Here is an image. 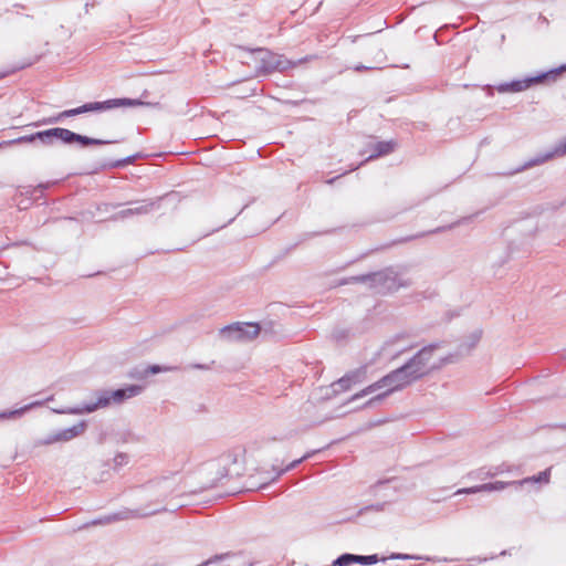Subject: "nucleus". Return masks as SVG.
<instances>
[{"mask_svg":"<svg viewBox=\"0 0 566 566\" xmlns=\"http://www.w3.org/2000/svg\"><path fill=\"white\" fill-rule=\"evenodd\" d=\"M433 347L421 349L409 363L401 368L394 370L391 374L385 376L375 385L370 386L369 389L373 391L377 389H386V392H390L397 389H401L412 381L419 379L429 373L433 365L429 364L432 356Z\"/></svg>","mask_w":566,"mask_h":566,"instance_id":"nucleus-1","label":"nucleus"},{"mask_svg":"<svg viewBox=\"0 0 566 566\" xmlns=\"http://www.w3.org/2000/svg\"><path fill=\"white\" fill-rule=\"evenodd\" d=\"M143 391V386L130 385L126 388L113 391L101 392L95 401L88 405L77 406L73 408V413L92 412L98 408L108 407L112 403H122L125 399L135 397Z\"/></svg>","mask_w":566,"mask_h":566,"instance_id":"nucleus-2","label":"nucleus"},{"mask_svg":"<svg viewBox=\"0 0 566 566\" xmlns=\"http://www.w3.org/2000/svg\"><path fill=\"white\" fill-rule=\"evenodd\" d=\"M549 480H551V469H546L545 471L539 472L537 475L525 478L520 481H512V482L496 481V482L484 483V484L475 485L472 488L460 489L455 492V494H472V493H479V492L502 491L510 485L522 486L527 483L547 484V483H549Z\"/></svg>","mask_w":566,"mask_h":566,"instance_id":"nucleus-3","label":"nucleus"},{"mask_svg":"<svg viewBox=\"0 0 566 566\" xmlns=\"http://www.w3.org/2000/svg\"><path fill=\"white\" fill-rule=\"evenodd\" d=\"M144 103L138 99H130V98H115V99H108L105 102H95V103H88L81 107L73 108V116L77 114H82L85 112L91 111H103V109H109L114 107H122V106H139Z\"/></svg>","mask_w":566,"mask_h":566,"instance_id":"nucleus-4","label":"nucleus"},{"mask_svg":"<svg viewBox=\"0 0 566 566\" xmlns=\"http://www.w3.org/2000/svg\"><path fill=\"white\" fill-rule=\"evenodd\" d=\"M35 137L43 145H54L59 142L69 144L71 143V130L65 128H51L43 132L35 133Z\"/></svg>","mask_w":566,"mask_h":566,"instance_id":"nucleus-5","label":"nucleus"},{"mask_svg":"<svg viewBox=\"0 0 566 566\" xmlns=\"http://www.w3.org/2000/svg\"><path fill=\"white\" fill-rule=\"evenodd\" d=\"M228 560L227 566H252L255 563V558L250 554L241 553H226L216 555L213 558L207 560L205 565L212 564L216 562Z\"/></svg>","mask_w":566,"mask_h":566,"instance_id":"nucleus-6","label":"nucleus"},{"mask_svg":"<svg viewBox=\"0 0 566 566\" xmlns=\"http://www.w3.org/2000/svg\"><path fill=\"white\" fill-rule=\"evenodd\" d=\"M223 332H235L239 339H252L260 334V326L253 323H235L223 328Z\"/></svg>","mask_w":566,"mask_h":566,"instance_id":"nucleus-7","label":"nucleus"},{"mask_svg":"<svg viewBox=\"0 0 566 566\" xmlns=\"http://www.w3.org/2000/svg\"><path fill=\"white\" fill-rule=\"evenodd\" d=\"M71 438V429H66L56 433L49 434L44 439L35 441L36 446L52 444L59 441H67Z\"/></svg>","mask_w":566,"mask_h":566,"instance_id":"nucleus-8","label":"nucleus"},{"mask_svg":"<svg viewBox=\"0 0 566 566\" xmlns=\"http://www.w3.org/2000/svg\"><path fill=\"white\" fill-rule=\"evenodd\" d=\"M41 406L40 401L32 402L19 409L0 412V419H15L23 416L28 410Z\"/></svg>","mask_w":566,"mask_h":566,"instance_id":"nucleus-9","label":"nucleus"},{"mask_svg":"<svg viewBox=\"0 0 566 566\" xmlns=\"http://www.w3.org/2000/svg\"><path fill=\"white\" fill-rule=\"evenodd\" d=\"M375 154L370 158L390 154L395 149L394 142H379L374 147Z\"/></svg>","mask_w":566,"mask_h":566,"instance_id":"nucleus-10","label":"nucleus"},{"mask_svg":"<svg viewBox=\"0 0 566 566\" xmlns=\"http://www.w3.org/2000/svg\"><path fill=\"white\" fill-rule=\"evenodd\" d=\"M245 453H247V451H245L244 447L237 446L228 452L227 457H228L230 463L235 464L239 461H244Z\"/></svg>","mask_w":566,"mask_h":566,"instance_id":"nucleus-11","label":"nucleus"},{"mask_svg":"<svg viewBox=\"0 0 566 566\" xmlns=\"http://www.w3.org/2000/svg\"><path fill=\"white\" fill-rule=\"evenodd\" d=\"M73 142H77L82 144L83 146L88 145H105L114 143L113 140H104V139H95V138H88L78 134L73 133Z\"/></svg>","mask_w":566,"mask_h":566,"instance_id":"nucleus-12","label":"nucleus"},{"mask_svg":"<svg viewBox=\"0 0 566 566\" xmlns=\"http://www.w3.org/2000/svg\"><path fill=\"white\" fill-rule=\"evenodd\" d=\"M539 78H537L536 81H538ZM535 80H526V81H515V82H512L510 84H507V87L510 91L512 92H521L523 90H526L527 87H530L531 83L534 82Z\"/></svg>","mask_w":566,"mask_h":566,"instance_id":"nucleus-13","label":"nucleus"},{"mask_svg":"<svg viewBox=\"0 0 566 566\" xmlns=\"http://www.w3.org/2000/svg\"><path fill=\"white\" fill-rule=\"evenodd\" d=\"M355 563L363 564V565H374L378 562L377 555H369V556H361V555H354Z\"/></svg>","mask_w":566,"mask_h":566,"instance_id":"nucleus-14","label":"nucleus"},{"mask_svg":"<svg viewBox=\"0 0 566 566\" xmlns=\"http://www.w3.org/2000/svg\"><path fill=\"white\" fill-rule=\"evenodd\" d=\"M355 563L354 555L353 554H344L339 556L334 563V566H348L350 564Z\"/></svg>","mask_w":566,"mask_h":566,"instance_id":"nucleus-15","label":"nucleus"},{"mask_svg":"<svg viewBox=\"0 0 566 566\" xmlns=\"http://www.w3.org/2000/svg\"><path fill=\"white\" fill-rule=\"evenodd\" d=\"M36 140H38V137H35V134H31V135L21 136L19 138L13 139V140L4 142V144H9V145H12V144H24V143H33V142H36Z\"/></svg>","mask_w":566,"mask_h":566,"instance_id":"nucleus-16","label":"nucleus"},{"mask_svg":"<svg viewBox=\"0 0 566 566\" xmlns=\"http://www.w3.org/2000/svg\"><path fill=\"white\" fill-rule=\"evenodd\" d=\"M566 155V139L560 143L553 151V154L548 155L546 158H552L554 156H565Z\"/></svg>","mask_w":566,"mask_h":566,"instance_id":"nucleus-17","label":"nucleus"},{"mask_svg":"<svg viewBox=\"0 0 566 566\" xmlns=\"http://www.w3.org/2000/svg\"><path fill=\"white\" fill-rule=\"evenodd\" d=\"M360 376H361L360 371H355V373L342 378L339 380V382L343 385V384L352 381V380H358Z\"/></svg>","mask_w":566,"mask_h":566,"instance_id":"nucleus-18","label":"nucleus"},{"mask_svg":"<svg viewBox=\"0 0 566 566\" xmlns=\"http://www.w3.org/2000/svg\"><path fill=\"white\" fill-rule=\"evenodd\" d=\"M148 206H140V207H137L135 209H128L127 211H123V214H126V213H146L148 212Z\"/></svg>","mask_w":566,"mask_h":566,"instance_id":"nucleus-19","label":"nucleus"},{"mask_svg":"<svg viewBox=\"0 0 566 566\" xmlns=\"http://www.w3.org/2000/svg\"><path fill=\"white\" fill-rule=\"evenodd\" d=\"M566 70V66H562L560 69L558 70H554V71H551L546 74L543 75L544 78L546 77H552V78H556V76L562 72V71H565Z\"/></svg>","mask_w":566,"mask_h":566,"instance_id":"nucleus-20","label":"nucleus"},{"mask_svg":"<svg viewBox=\"0 0 566 566\" xmlns=\"http://www.w3.org/2000/svg\"><path fill=\"white\" fill-rule=\"evenodd\" d=\"M163 370V368L158 365H153V366H149L147 368V373H151V374H157V373H160Z\"/></svg>","mask_w":566,"mask_h":566,"instance_id":"nucleus-21","label":"nucleus"},{"mask_svg":"<svg viewBox=\"0 0 566 566\" xmlns=\"http://www.w3.org/2000/svg\"><path fill=\"white\" fill-rule=\"evenodd\" d=\"M81 431H83V424H81L80 428H77L76 426H73V431H72L73 436L77 434Z\"/></svg>","mask_w":566,"mask_h":566,"instance_id":"nucleus-22","label":"nucleus"},{"mask_svg":"<svg viewBox=\"0 0 566 566\" xmlns=\"http://www.w3.org/2000/svg\"><path fill=\"white\" fill-rule=\"evenodd\" d=\"M54 412H57V413H67L70 412L69 409H53Z\"/></svg>","mask_w":566,"mask_h":566,"instance_id":"nucleus-23","label":"nucleus"},{"mask_svg":"<svg viewBox=\"0 0 566 566\" xmlns=\"http://www.w3.org/2000/svg\"><path fill=\"white\" fill-rule=\"evenodd\" d=\"M63 114L69 116L71 114V111H65Z\"/></svg>","mask_w":566,"mask_h":566,"instance_id":"nucleus-24","label":"nucleus"},{"mask_svg":"<svg viewBox=\"0 0 566 566\" xmlns=\"http://www.w3.org/2000/svg\"><path fill=\"white\" fill-rule=\"evenodd\" d=\"M495 474L494 473H488V476L490 478H493Z\"/></svg>","mask_w":566,"mask_h":566,"instance_id":"nucleus-25","label":"nucleus"},{"mask_svg":"<svg viewBox=\"0 0 566 566\" xmlns=\"http://www.w3.org/2000/svg\"><path fill=\"white\" fill-rule=\"evenodd\" d=\"M7 145H8V144L1 143V144H0V147H2V146H7Z\"/></svg>","mask_w":566,"mask_h":566,"instance_id":"nucleus-26","label":"nucleus"},{"mask_svg":"<svg viewBox=\"0 0 566 566\" xmlns=\"http://www.w3.org/2000/svg\"><path fill=\"white\" fill-rule=\"evenodd\" d=\"M3 77V74H0V78Z\"/></svg>","mask_w":566,"mask_h":566,"instance_id":"nucleus-27","label":"nucleus"}]
</instances>
